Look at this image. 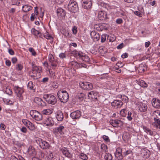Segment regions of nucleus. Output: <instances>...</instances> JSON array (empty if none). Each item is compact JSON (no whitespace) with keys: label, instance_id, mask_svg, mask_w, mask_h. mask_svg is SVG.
<instances>
[{"label":"nucleus","instance_id":"obj_1","mask_svg":"<svg viewBox=\"0 0 160 160\" xmlns=\"http://www.w3.org/2000/svg\"><path fill=\"white\" fill-rule=\"evenodd\" d=\"M31 64L32 69L29 72V75L33 79H38L40 76V74L42 71V68L36 65L34 62H32Z\"/></svg>","mask_w":160,"mask_h":160},{"label":"nucleus","instance_id":"obj_2","mask_svg":"<svg viewBox=\"0 0 160 160\" xmlns=\"http://www.w3.org/2000/svg\"><path fill=\"white\" fill-rule=\"evenodd\" d=\"M58 98L62 102L64 103L67 102L69 99V96L67 92L64 89H61L57 92Z\"/></svg>","mask_w":160,"mask_h":160},{"label":"nucleus","instance_id":"obj_3","mask_svg":"<svg viewBox=\"0 0 160 160\" xmlns=\"http://www.w3.org/2000/svg\"><path fill=\"white\" fill-rule=\"evenodd\" d=\"M152 116L154 120L152 125L157 128L160 129V111H154L152 113Z\"/></svg>","mask_w":160,"mask_h":160},{"label":"nucleus","instance_id":"obj_4","mask_svg":"<svg viewBox=\"0 0 160 160\" xmlns=\"http://www.w3.org/2000/svg\"><path fill=\"white\" fill-rule=\"evenodd\" d=\"M73 54L78 58H79L85 62H88L89 61L90 59L89 57L85 53L81 52L74 51L73 52Z\"/></svg>","mask_w":160,"mask_h":160},{"label":"nucleus","instance_id":"obj_5","mask_svg":"<svg viewBox=\"0 0 160 160\" xmlns=\"http://www.w3.org/2000/svg\"><path fill=\"white\" fill-rule=\"evenodd\" d=\"M68 8L71 12L75 13L78 9L77 3L73 0H70L68 5Z\"/></svg>","mask_w":160,"mask_h":160},{"label":"nucleus","instance_id":"obj_6","mask_svg":"<svg viewBox=\"0 0 160 160\" xmlns=\"http://www.w3.org/2000/svg\"><path fill=\"white\" fill-rule=\"evenodd\" d=\"M30 114L31 117L35 120L40 121L42 119V114L35 110H31Z\"/></svg>","mask_w":160,"mask_h":160},{"label":"nucleus","instance_id":"obj_7","mask_svg":"<svg viewBox=\"0 0 160 160\" xmlns=\"http://www.w3.org/2000/svg\"><path fill=\"white\" fill-rule=\"evenodd\" d=\"M43 98L49 104L52 105L55 104L57 102V100L53 95L52 94H46L43 96Z\"/></svg>","mask_w":160,"mask_h":160},{"label":"nucleus","instance_id":"obj_8","mask_svg":"<svg viewBox=\"0 0 160 160\" xmlns=\"http://www.w3.org/2000/svg\"><path fill=\"white\" fill-rule=\"evenodd\" d=\"M36 141L41 148L42 149H49L50 147V145L48 142L41 138H37L36 139Z\"/></svg>","mask_w":160,"mask_h":160},{"label":"nucleus","instance_id":"obj_9","mask_svg":"<svg viewBox=\"0 0 160 160\" xmlns=\"http://www.w3.org/2000/svg\"><path fill=\"white\" fill-rule=\"evenodd\" d=\"M136 107L137 109L141 112H145L148 109L147 104L141 102H136Z\"/></svg>","mask_w":160,"mask_h":160},{"label":"nucleus","instance_id":"obj_10","mask_svg":"<svg viewBox=\"0 0 160 160\" xmlns=\"http://www.w3.org/2000/svg\"><path fill=\"white\" fill-rule=\"evenodd\" d=\"M15 93L17 96L19 98L20 100L23 99L22 94L24 92V90L23 88H20L18 86H15L14 87Z\"/></svg>","mask_w":160,"mask_h":160},{"label":"nucleus","instance_id":"obj_11","mask_svg":"<svg viewBox=\"0 0 160 160\" xmlns=\"http://www.w3.org/2000/svg\"><path fill=\"white\" fill-rule=\"evenodd\" d=\"M79 85L80 87L84 90H90L93 88L92 84L89 82H80Z\"/></svg>","mask_w":160,"mask_h":160},{"label":"nucleus","instance_id":"obj_12","mask_svg":"<svg viewBox=\"0 0 160 160\" xmlns=\"http://www.w3.org/2000/svg\"><path fill=\"white\" fill-rule=\"evenodd\" d=\"M65 129V127L62 125L56 128L53 129V132L57 134H60L62 135L63 134V131Z\"/></svg>","mask_w":160,"mask_h":160},{"label":"nucleus","instance_id":"obj_13","mask_svg":"<svg viewBox=\"0 0 160 160\" xmlns=\"http://www.w3.org/2000/svg\"><path fill=\"white\" fill-rule=\"evenodd\" d=\"M123 104V102L120 100H115L112 102V106L115 109L121 108Z\"/></svg>","mask_w":160,"mask_h":160},{"label":"nucleus","instance_id":"obj_14","mask_svg":"<svg viewBox=\"0 0 160 160\" xmlns=\"http://www.w3.org/2000/svg\"><path fill=\"white\" fill-rule=\"evenodd\" d=\"M81 116V113L79 111H76L72 112L70 114V117L73 119H78Z\"/></svg>","mask_w":160,"mask_h":160},{"label":"nucleus","instance_id":"obj_15","mask_svg":"<svg viewBox=\"0 0 160 160\" xmlns=\"http://www.w3.org/2000/svg\"><path fill=\"white\" fill-rule=\"evenodd\" d=\"M82 5L85 9H89L91 8L92 2L91 0H82Z\"/></svg>","mask_w":160,"mask_h":160},{"label":"nucleus","instance_id":"obj_16","mask_svg":"<svg viewBox=\"0 0 160 160\" xmlns=\"http://www.w3.org/2000/svg\"><path fill=\"white\" fill-rule=\"evenodd\" d=\"M90 35L92 38L95 42L98 41L100 39L99 34L95 31H92L90 33Z\"/></svg>","mask_w":160,"mask_h":160},{"label":"nucleus","instance_id":"obj_17","mask_svg":"<svg viewBox=\"0 0 160 160\" xmlns=\"http://www.w3.org/2000/svg\"><path fill=\"white\" fill-rule=\"evenodd\" d=\"M69 65L72 67H76L78 68L82 67H86V65L82 63H78L76 61H74L71 62L69 63Z\"/></svg>","mask_w":160,"mask_h":160},{"label":"nucleus","instance_id":"obj_18","mask_svg":"<svg viewBox=\"0 0 160 160\" xmlns=\"http://www.w3.org/2000/svg\"><path fill=\"white\" fill-rule=\"evenodd\" d=\"M61 150L63 154L64 155L65 157L68 158H71L72 157V154L68 148L64 147L62 148L61 149Z\"/></svg>","mask_w":160,"mask_h":160},{"label":"nucleus","instance_id":"obj_19","mask_svg":"<svg viewBox=\"0 0 160 160\" xmlns=\"http://www.w3.org/2000/svg\"><path fill=\"white\" fill-rule=\"evenodd\" d=\"M55 117L58 121H62L63 119V115L62 112L60 110H58L55 113Z\"/></svg>","mask_w":160,"mask_h":160},{"label":"nucleus","instance_id":"obj_20","mask_svg":"<svg viewBox=\"0 0 160 160\" xmlns=\"http://www.w3.org/2000/svg\"><path fill=\"white\" fill-rule=\"evenodd\" d=\"M152 105L154 108H160V100L157 98H153L152 101Z\"/></svg>","mask_w":160,"mask_h":160},{"label":"nucleus","instance_id":"obj_21","mask_svg":"<svg viewBox=\"0 0 160 160\" xmlns=\"http://www.w3.org/2000/svg\"><path fill=\"white\" fill-rule=\"evenodd\" d=\"M88 96L89 99L94 100L97 99V93L93 91H91L88 93Z\"/></svg>","mask_w":160,"mask_h":160},{"label":"nucleus","instance_id":"obj_22","mask_svg":"<svg viewBox=\"0 0 160 160\" xmlns=\"http://www.w3.org/2000/svg\"><path fill=\"white\" fill-rule=\"evenodd\" d=\"M98 18L99 19L102 20L107 18V14L106 12L101 11L99 12Z\"/></svg>","mask_w":160,"mask_h":160},{"label":"nucleus","instance_id":"obj_23","mask_svg":"<svg viewBox=\"0 0 160 160\" xmlns=\"http://www.w3.org/2000/svg\"><path fill=\"white\" fill-rule=\"evenodd\" d=\"M34 102L39 106H44L45 103L42 99L41 98L38 97H36L34 99Z\"/></svg>","mask_w":160,"mask_h":160},{"label":"nucleus","instance_id":"obj_24","mask_svg":"<svg viewBox=\"0 0 160 160\" xmlns=\"http://www.w3.org/2000/svg\"><path fill=\"white\" fill-rule=\"evenodd\" d=\"M44 123L47 126L52 125L54 124L52 118L51 117L47 118L44 121Z\"/></svg>","mask_w":160,"mask_h":160},{"label":"nucleus","instance_id":"obj_25","mask_svg":"<svg viewBox=\"0 0 160 160\" xmlns=\"http://www.w3.org/2000/svg\"><path fill=\"white\" fill-rule=\"evenodd\" d=\"M31 32L33 35L35 36L42 38L43 36V35L38 31L36 30L35 28H33L31 30Z\"/></svg>","mask_w":160,"mask_h":160},{"label":"nucleus","instance_id":"obj_26","mask_svg":"<svg viewBox=\"0 0 160 160\" xmlns=\"http://www.w3.org/2000/svg\"><path fill=\"white\" fill-rule=\"evenodd\" d=\"M53 111L52 108H47L44 109L41 111V114L44 115H49L51 114Z\"/></svg>","mask_w":160,"mask_h":160},{"label":"nucleus","instance_id":"obj_27","mask_svg":"<svg viewBox=\"0 0 160 160\" xmlns=\"http://www.w3.org/2000/svg\"><path fill=\"white\" fill-rule=\"evenodd\" d=\"M32 7L29 4H26L22 6V11L24 12H27L31 10Z\"/></svg>","mask_w":160,"mask_h":160},{"label":"nucleus","instance_id":"obj_28","mask_svg":"<svg viewBox=\"0 0 160 160\" xmlns=\"http://www.w3.org/2000/svg\"><path fill=\"white\" fill-rule=\"evenodd\" d=\"M57 13L58 16L59 17H63L65 15V12L63 9L61 8H59L57 9Z\"/></svg>","mask_w":160,"mask_h":160},{"label":"nucleus","instance_id":"obj_29","mask_svg":"<svg viewBox=\"0 0 160 160\" xmlns=\"http://www.w3.org/2000/svg\"><path fill=\"white\" fill-rule=\"evenodd\" d=\"M122 137L123 141L126 142H128L131 138L130 135L128 132L124 133L122 135Z\"/></svg>","mask_w":160,"mask_h":160},{"label":"nucleus","instance_id":"obj_30","mask_svg":"<svg viewBox=\"0 0 160 160\" xmlns=\"http://www.w3.org/2000/svg\"><path fill=\"white\" fill-rule=\"evenodd\" d=\"M118 98H121L122 101L127 103L128 101V97L125 95H118L117 96Z\"/></svg>","mask_w":160,"mask_h":160},{"label":"nucleus","instance_id":"obj_31","mask_svg":"<svg viewBox=\"0 0 160 160\" xmlns=\"http://www.w3.org/2000/svg\"><path fill=\"white\" fill-rule=\"evenodd\" d=\"M89 121L88 119L83 118L81 121L80 124L82 126H85L89 124Z\"/></svg>","mask_w":160,"mask_h":160},{"label":"nucleus","instance_id":"obj_32","mask_svg":"<svg viewBox=\"0 0 160 160\" xmlns=\"http://www.w3.org/2000/svg\"><path fill=\"white\" fill-rule=\"evenodd\" d=\"M121 122L120 120H111L110 121V124L113 127H117L120 122Z\"/></svg>","mask_w":160,"mask_h":160},{"label":"nucleus","instance_id":"obj_33","mask_svg":"<svg viewBox=\"0 0 160 160\" xmlns=\"http://www.w3.org/2000/svg\"><path fill=\"white\" fill-rule=\"evenodd\" d=\"M28 152L29 154L34 155L36 154V152L34 148L32 146H30L28 149Z\"/></svg>","mask_w":160,"mask_h":160},{"label":"nucleus","instance_id":"obj_34","mask_svg":"<svg viewBox=\"0 0 160 160\" xmlns=\"http://www.w3.org/2000/svg\"><path fill=\"white\" fill-rule=\"evenodd\" d=\"M143 129L144 131L148 134L151 136H152L153 135V132L149 128H147L145 126H143Z\"/></svg>","mask_w":160,"mask_h":160},{"label":"nucleus","instance_id":"obj_35","mask_svg":"<svg viewBox=\"0 0 160 160\" xmlns=\"http://www.w3.org/2000/svg\"><path fill=\"white\" fill-rule=\"evenodd\" d=\"M142 154L145 158H148L150 155V152L147 150L143 149L142 151Z\"/></svg>","mask_w":160,"mask_h":160},{"label":"nucleus","instance_id":"obj_36","mask_svg":"<svg viewBox=\"0 0 160 160\" xmlns=\"http://www.w3.org/2000/svg\"><path fill=\"white\" fill-rule=\"evenodd\" d=\"M27 87L28 88L31 90H35L36 89L35 85L33 84V82L32 81H30L28 82Z\"/></svg>","mask_w":160,"mask_h":160},{"label":"nucleus","instance_id":"obj_37","mask_svg":"<svg viewBox=\"0 0 160 160\" xmlns=\"http://www.w3.org/2000/svg\"><path fill=\"white\" fill-rule=\"evenodd\" d=\"M101 149L102 152H106L108 151V147L104 143H102L101 145Z\"/></svg>","mask_w":160,"mask_h":160},{"label":"nucleus","instance_id":"obj_38","mask_svg":"<svg viewBox=\"0 0 160 160\" xmlns=\"http://www.w3.org/2000/svg\"><path fill=\"white\" fill-rule=\"evenodd\" d=\"M47 152V157L48 159V160H52L54 158L52 152L51 151H49Z\"/></svg>","mask_w":160,"mask_h":160},{"label":"nucleus","instance_id":"obj_39","mask_svg":"<svg viewBox=\"0 0 160 160\" xmlns=\"http://www.w3.org/2000/svg\"><path fill=\"white\" fill-rule=\"evenodd\" d=\"M27 127L31 130L33 131L35 130V127L33 124L32 123L30 122H29Z\"/></svg>","mask_w":160,"mask_h":160},{"label":"nucleus","instance_id":"obj_40","mask_svg":"<svg viewBox=\"0 0 160 160\" xmlns=\"http://www.w3.org/2000/svg\"><path fill=\"white\" fill-rule=\"evenodd\" d=\"M112 155L109 153H106L105 154L104 158L106 160H112Z\"/></svg>","mask_w":160,"mask_h":160},{"label":"nucleus","instance_id":"obj_41","mask_svg":"<svg viewBox=\"0 0 160 160\" xmlns=\"http://www.w3.org/2000/svg\"><path fill=\"white\" fill-rule=\"evenodd\" d=\"M50 62L51 63V66L53 67L54 68H56L58 64V61L56 59Z\"/></svg>","mask_w":160,"mask_h":160},{"label":"nucleus","instance_id":"obj_42","mask_svg":"<svg viewBox=\"0 0 160 160\" xmlns=\"http://www.w3.org/2000/svg\"><path fill=\"white\" fill-rule=\"evenodd\" d=\"M107 37H108V38L109 36L107 34H102L101 37V42H105L106 40Z\"/></svg>","mask_w":160,"mask_h":160},{"label":"nucleus","instance_id":"obj_43","mask_svg":"<svg viewBox=\"0 0 160 160\" xmlns=\"http://www.w3.org/2000/svg\"><path fill=\"white\" fill-rule=\"evenodd\" d=\"M79 157L83 160H86L88 159V157L86 154L81 153L79 155Z\"/></svg>","mask_w":160,"mask_h":160},{"label":"nucleus","instance_id":"obj_44","mask_svg":"<svg viewBox=\"0 0 160 160\" xmlns=\"http://www.w3.org/2000/svg\"><path fill=\"white\" fill-rule=\"evenodd\" d=\"M116 158L118 160H121L123 158V156L121 154H115Z\"/></svg>","mask_w":160,"mask_h":160},{"label":"nucleus","instance_id":"obj_45","mask_svg":"<svg viewBox=\"0 0 160 160\" xmlns=\"http://www.w3.org/2000/svg\"><path fill=\"white\" fill-rule=\"evenodd\" d=\"M43 37L48 39H52V37L49 35L48 32L45 33L43 35Z\"/></svg>","mask_w":160,"mask_h":160},{"label":"nucleus","instance_id":"obj_46","mask_svg":"<svg viewBox=\"0 0 160 160\" xmlns=\"http://www.w3.org/2000/svg\"><path fill=\"white\" fill-rule=\"evenodd\" d=\"M139 84L142 87H147V84L143 80H141Z\"/></svg>","mask_w":160,"mask_h":160},{"label":"nucleus","instance_id":"obj_47","mask_svg":"<svg viewBox=\"0 0 160 160\" xmlns=\"http://www.w3.org/2000/svg\"><path fill=\"white\" fill-rule=\"evenodd\" d=\"M55 59L54 58L53 55L50 53L48 55V60L50 62L53 61V60H54Z\"/></svg>","mask_w":160,"mask_h":160},{"label":"nucleus","instance_id":"obj_48","mask_svg":"<svg viewBox=\"0 0 160 160\" xmlns=\"http://www.w3.org/2000/svg\"><path fill=\"white\" fill-rule=\"evenodd\" d=\"M127 112V110L124 109H122L120 112V114L123 116H125Z\"/></svg>","mask_w":160,"mask_h":160},{"label":"nucleus","instance_id":"obj_49","mask_svg":"<svg viewBox=\"0 0 160 160\" xmlns=\"http://www.w3.org/2000/svg\"><path fill=\"white\" fill-rule=\"evenodd\" d=\"M63 34L66 37H67L70 38L72 36V34L70 33L68 31H65Z\"/></svg>","mask_w":160,"mask_h":160},{"label":"nucleus","instance_id":"obj_50","mask_svg":"<svg viewBox=\"0 0 160 160\" xmlns=\"http://www.w3.org/2000/svg\"><path fill=\"white\" fill-rule=\"evenodd\" d=\"M29 51L32 53L33 56H35L36 54V52H35L34 49L32 48H30L29 49Z\"/></svg>","mask_w":160,"mask_h":160},{"label":"nucleus","instance_id":"obj_51","mask_svg":"<svg viewBox=\"0 0 160 160\" xmlns=\"http://www.w3.org/2000/svg\"><path fill=\"white\" fill-rule=\"evenodd\" d=\"M6 93L9 95H11L12 94V92L11 89L9 88H6L5 90Z\"/></svg>","mask_w":160,"mask_h":160},{"label":"nucleus","instance_id":"obj_52","mask_svg":"<svg viewBox=\"0 0 160 160\" xmlns=\"http://www.w3.org/2000/svg\"><path fill=\"white\" fill-rule=\"evenodd\" d=\"M22 123L27 127L29 124V122H30V121L28 120L24 119H22Z\"/></svg>","mask_w":160,"mask_h":160},{"label":"nucleus","instance_id":"obj_53","mask_svg":"<svg viewBox=\"0 0 160 160\" xmlns=\"http://www.w3.org/2000/svg\"><path fill=\"white\" fill-rule=\"evenodd\" d=\"M132 114V112H131L129 111L128 112L127 118L128 120L129 121H131L132 119V118L131 116Z\"/></svg>","mask_w":160,"mask_h":160},{"label":"nucleus","instance_id":"obj_54","mask_svg":"<svg viewBox=\"0 0 160 160\" xmlns=\"http://www.w3.org/2000/svg\"><path fill=\"white\" fill-rule=\"evenodd\" d=\"M23 68L22 65L21 64H18L16 66V69L18 70H21Z\"/></svg>","mask_w":160,"mask_h":160},{"label":"nucleus","instance_id":"obj_55","mask_svg":"<svg viewBox=\"0 0 160 160\" xmlns=\"http://www.w3.org/2000/svg\"><path fill=\"white\" fill-rule=\"evenodd\" d=\"M132 151L131 150L129 149L127 150L126 152H125L123 153V155L125 156H126L128 154H130L132 153Z\"/></svg>","mask_w":160,"mask_h":160},{"label":"nucleus","instance_id":"obj_56","mask_svg":"<svg viewBox=\"0 0 160 160\" xmlns=\"http://www.w3.org/2000/svg\"><path fill=\"white\" fill-rule=\"evenodd\" d=\"M102 138L104 140H105L106 142H108L110 141V140L108 136L105 135H103L102 136Z\"/></svg>","mask_w":160,"mask_h":160},{"label":"nucleus","instance_id":"obj_57","mask_svg":"<svg viewBox=\"0 0 160 160\" xmlns=\"http://www.w3.org/2000/svg\"><path fill=\"white\" fill-rule=\"evenodd\" d=\"M122 153V149L118 148L117 149L116 152L115 154H121Z\"/></svg>","mask_w":160,"mask_h":160},{"label":"nucleus","instance_id":"obj_58","mask_svg":"<svg viewBox=\"0 0 160 160\" xmlns=\"http://www.w3.org/2000/svg\"><path fill=\"white\" fill-rule=\"evenodd\" d=\"M73 33L74 34H76L77 32V28L76 27L74 26L72 28V30Z\"/></svg>","mask_w":160,"mask_h":160},{"label":"nucleus","instance_id":"obj_59","mask_svg":"<svg viewBox=\"0 0 160 160\" xmlns=\"http://www.w3.org/2000/svg\"><path fill=\"white\" fill-rule=\"evenodd\" d=\"M59 57L63 59L66 58V56L64 53H62L59 54Z\"/></svg>","mask_w":160,"mask_h":160},{"label":"nucleus","instance_id":"obj_60","mask_svg":"<svg viewBox=\"0 0 160 160\" xmlns=\"http://www.w3.org/2000/svg\"><path fill=\"white\" fill-rule=\"evenodd\" d=\"M21 131L23 133H26L27 132V128L24 127H23L21 129Z\"/></svg>","mask_w":160,"mask_h":160},{"label":"nucleus","instance_id":"obj_61","mask_svg":"<svg viewBox=\"0 0 160 160\" xmlns=\"http://www.w3.org/2000/svg\"><path fill=\"white\" fill-rule=\"evenodd\" d=\"M84 94L83 93H81L80 95H79V98L81 100H82L84 98Z\"/></svg>","mask_w":160,"mask_h":160},{"label":"nucleus","instance_id":"obj_62","mask_svg":"<svg viewBox=\"0 0 160 160\" xmlns=\"http://www.w3.org/2000/svg\"><path fill=\"white\" fill-rule=\"evenodd\" d=\"M0 128L1 129L4 130L5 129L6 126L4 124L2 123L0 124Z\"/></svg>","mask_w":160,"mask_h":160},{"label":"nucleus","instance_id":"obj_63","mask_svg":"<svg viewBox=\"0 0 160 160\" xmlns=\"http://www.w3.org/2000/svg\"><path fill=\"white\" fill-rule=\"evenodd\" d=\"M64 0H55L56 3L60 4L63 3Z\"/></svg>","mask_w":160,"mask_h":160},{"label":"nucleus","instance_id":"obj_64","mask_svg":"<svg viewBox=\"0 0 160 160\" xmlns=\"http://www.w3.org/2000/svg\"><path fill=\"white\" fill-rule=\"evenodd\" d=\"M116 22L118 24H120L122 23V19L119 18L116 20Z\"/></svg>","mask_w":160,"mask_h":160}]
</instances>
